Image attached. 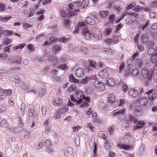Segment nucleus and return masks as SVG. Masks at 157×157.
I'll return each mask as SVG.
<instances>
[{"label":"nucleus","mask_w":157,"mask_h":157,"mask_svg":"<svg viewBox=\"0 0 157 157\" xmlns=\"http://www.w3.org/2000/svg\"><path fill=\"white\" fill-rule=\"evenodd\" d=\"M125 110L124 109H121L117 112H115L112 116L114 117L117 116L119 118H121V120L122 119L124 120V118H125Z\"/></svg>","instance_id":"obj_5"},{"label":"nucleus","mask_w":157,"mask_h":157,"mask_svg":"<svg viewBox=\"0 0 157 157\" xmlns=\"http://www.w3.org/2000/svg\"><path fill=\"white\" fill-rule=\"evenodd\" d=\"M92 36L96 40H98L101 39L102 37V35L101 32H99L98 34H94L93 33Z\"/></svg>","instance_id":"obj_30"},{"label":"nucleus","mask_w":157,"mask_h":157,"mask_svg":"<svg viewBox=\"0 0 157 157\" xmlns=\"http://www.w3.org/2000/svg\"><path fill=\"white\" fill-rule=\"evenodd\" d=\"M134 123L136 125L134 126L133 129L135 130L137 129L141 128L145 124L144 121H138L136 120L135 121Z\"/></svg>","instance_id":"obj_11"},{"label":"nucleus","mask_w":157,"mask_h":157,"mask_svg":"<svg viewBox=\"0 0 157 157\" xmlns=\"http://www.w3.org/2000/svg\"><path fill=\"white\" fill-rule=\"evenodd\" d=\"M73 150L72 148L70 147H67L66 149L63 150V152L65 156H68L69 155H71L72 153Z\"/></svg>","instance_id":"obj_19"},{"label":"nucleus","mask_w":157,"mask_h":157,"mask_svg":"<svg viewBox=\"0 0 157 157\" xmlns=\"http://www.w3.org/2000/svg\"><path fill=\"white\" fill-rule=\"evenodd\" d=\"M71 100L73 102L76 103L78 104H81L82 102L81 99H79L78 100H77L75 98L73 97H72L71 96H70Z\"/></svg>","instance_id":"obj_45"},{"label":"nucleus","mask_w":157,"mask_h":157,"mask_svg":"<svg viewBox=\"0 0 157 157\" xmlns=\"http://www.w3.org/2000/svg\"><path fill=\"white\" fill-rule=\"evenodd\" d=\"M109 13L107 11H101L100 13V15L103 18L107 17Z\"/></svg>","instance_id":"obj_42"},{"label":"nucleus","mask_w":157,"mask_h":157,"mask_svg":"<svg viewBox=\"0 0 157 157\" xmlns=\"http://www.w3.org/2000/svg\"><path fill=\"white\" fill-rule=\"evenodd\" d=\"M94 86L97 88L99 91H102L105 89L104 84L98 80H96L94 83Z\"/></svg>","instance_id":"obj_4"},{"label":"nucleus","mask_w":157,"mask_h":157,"mask_svg":"<svg viewBox=\"0 0 157 157\" xmlns=\"http://www.w3.org/2000/svg\"><path fill=\"white\" fill-rule=\"evenodd\" d=\"M109 4L110 5V7H113L117 10L118 11L120 12V10L121 9L120 7V4H117L115 2V1H111L109 2Z\"/></svg>","instance_id":"obj_15"},{"label":"nucleus","mask_w":157,"mask_h":157,"mask_svg":"<svg viewBox=\"0 0 157 157\" xmlns=\"http://www.w3.org/2000/svg\"><path fill=\"white\" fill-rule=\"evenodd\" d=\"M61 47L60 45H54L52 48V52L54 54H56L61 50Z\"/></svg>","instance_id":"obj_28"},{"label":"nucleus","mask_w":157,"mask_h":157,"mask_svg":"<svg viewBox=\"0 0 157 157\" xmlns=\"http://www.w3.org/2000/svg\"><path fill=\"white\" fill-rule=\"evenodd\" d=\"M3 34L7 36H9L11 35H13V32L12 30H5L4 31Z\"/></svg>","instance_id":"obj_40"},{"label":"nucleus","mask_w":157,"mask_h":157,"mask_svg":"<svg viewBox=\"0 0 157 157\" xmlns=\"http://www.w3.org/2000/svg\"><path fill=\"white\" fill-rule=\"evenodd\" d=\"M151 61L152 62H157V55L155 54L152 55L150 57Z\"/></svg>","instance_id":"obj_50"},{"label":"nucleus","mask_w":157,"mask_h":157,"mask_svg":"<svg viewBox=\"0 0 157 157\" xmlns=\"http://www.w3.org/2000/svg\"><path fill=\"white\" fill-rule=\"evenodd\" d=\"M104 109L105 110H111L112 109V108H113L114 107H112L111 105H110V104L108 103L107 102V104H105V105L103 106Z\"/></svg>","instance_id":"obj_49"},{"label":"nucleus","mask_w":157,"mask_h":157,"mask_svg":"<svg viewBox=\"0 0 157 157\" xmlns=\"http://www.w3.org/2000/svg\"><path fill=\"white\" fill-rule=\"evenodd\" d=\"M89 146L92 148L93 147V155L94 156H96V153L97 149V147L96 144L94 142L90 141L89 142Z\"/></svg>","instance_id":"obj_18"},{"label":"nucleus","mask_w":157,"mask_h":157,"mask_svg":"<svg viewBox=\"0 0 157 157\" xmlns=\"http://www.w3.org/2000/svg\"><path fill=\"white\" fill-rule=\"evenodd\" d=\"M115 18V15L114 14H110L109 16V21L110 22L113 21Z\"/></svg>","instance_id":"obj_64"},{"label":"nucleus","mask_w":157,"mask_h":157,"mask_svg":"<svg viewBox=\"0 0 157 157\" xmlns=\"http://www.w3.org/2000/svg\"><path fill=\"white\" fill-rule=\"evenodd\" d=\"M141 42L143 44L147 43L149 41L148 36L147 34H144L140 36Z\"/></svg>","instance_id":"obj_24"},{"label":"nucleus","mask_w":157,"mask_h":157,"mask_svg":"<svg viewBox=\"0 0 157 157\" xmlns=\"http://www.w3.org/2000/svg\"><path fill=\"white\" fill-rule=\"evenodd\" d=\"M128 93L130 96L134 98H135L139 94L138 91L134 88L130 89L129 90Z\"/></svg>","instance_id":"obj_16"},{"label":"nucleus","mask_w":157,"mask_h":157,"mask_svg":"<svg viewBox=\"0 0 157 157\" xmlns=\"http://www.w3.org/2000/svg\"><path fill=\"white\" fill-rule=\"evenodd\" d=\"M142 8L139 5H137L136 7L133 10L135 12H140L142 11Z\"/></svg>","instance_id":"obj_52"},{"label":"nucleus","mask_w":157,"mask_h":157,"mask_svg":"<svg viewBox=\"0 0 157 157\" xmlns=\"http://www.w3.org/2000/svg\"><path fill=\"white\" fill-rule=\"evenodd\" d=\"M7 56V54L6 53H1L0 55V57L2 60H4L6 59Z\"/></svg>","instance_id":"obj_63"},{"label":"nucleus","mask_w":157,"mask_h":157,"mask_svg":"<svg viewBox=\"0 0 157 157\" xmlns=\"http://www.w3.org/2000/svg\"><path fill=\"white\" fill-rule=\"evenodd\" d=\"M137 101L141 106L146 105L148 101L147 98L142 96V95L138 97Z\"/></svg>","instance_id":"obj_6"},{"label":"nucleus","mask_w":157,"mask_h":157,"mask_svg":"<svg viewBox=\"0 0 157 157\" xmlns=\"http://www.w3.org/2000/svg\"><path fill=\"white\" fill-rule=\"evenodd\" d=\"M59 68L63 71H66L68 69V67L66 64L64 63L61 64L59 66Z\"/></svg>","instance_id":"obj_47"},{"label":"nucleus","mask_w":157,"mask_h":157,"mask_svg":"<svg viewBox=\"0 0 157 157\" xmlns=\"http://www.w3.org/2000/svg\"><path fill=\"white\" fill-rule=\"evenodd\" d=\"M58 110L59 111L60 113H61L62 114L65 113L66 111H67L68 110V109L67 108V107L66 106H64L63 108H61Z\"/></svg>","instance_id":"obj_48"},{"label":"nucleus","mask_w":157,"mask_h":157,"mask_svg":"<svg viewBox=\"0 0 157 157\" xmlns=\"http://www.w3.org/2000/svg\"><path fill=\"white\" fill-rule=\"evenodd\" d=\"M140 74V72L138 71V70L136 68H133L132 70V74L134 77H136Z\"/></svg>","instance_id":"obj_43"},{"label":"nucleus","mask_w":157,"mask_h":157,"mask_svg":"<svg viewBox=\"0 0 157 157\" xmlns=\"http://www.w3.org/2000/svg\"><path fill=\"white\" fill-rule=\"evenodd\" d=\"M57 26L56 25H54L50 27V34H53L57 31L58 30Z\"/></svg>","instance_id":"obj_32"},{"label":"nucleus","mask_w":157,"mask_h":157,"mask_svg":"<svg viewBox=\"0 0 157 157\" xmlns=\"http://www.w3.org/2000/svg\"><path fill=\"white\" fill-rule=\"evenodd\" d=\"M107 84L110 87H112L115 85V83L113 78H109L107 81Z\"/></svg>","instance_id":"obj_31"},{"label":"nucleus","mask_w":157,"mask_h":157,"mask_svg":"<svg viewBox=\"0 0 157 157\" xmlns=\"http://www.w3.org/2000/svg\"><path fill=\"white\" fill-rule=\"evenodd\" d=\"M135 111L136 114L137 115H140L142 113V110H140V107L139 106H137L135 108Z\"/></svg>","instance_id":"obj_39"},{"label":"nucleus","mask_w":157,"mask_h":157,"mask_svg":"<svg viewBox=\"0 0 157 157\" xmlns=\"http://www.w3.org/2000/svg\"><path fill=\"white\" fill-rule=\"evenodd\" d=\"M81 2H75L70 3L68 6L67 10L63 12V14H61V17H66L70 18L73 16L75 15L76 12L79 11V8L81 5Z\"/></svg>","instance_id":"obj_1"},{"label":"nucleus","mask_w":157,"mask_h":157,"mask_svg":"<svg viewBox=\"0 0 157 157\" xmlns=\"http://www.w3.org/2000/svg\"><path fill=\"white\" fill-rule=\"evenodd\" d=\"M27 49L29 50L30 52L29 53H31L32 52L34 51V48L33 47V46L30 44H28L26 47Z\"/></svg>","instance_id":"obj_59"},{"label":"nucleus","mask_w":157,"mask_h":157,"mask_svg":"<svg viewBox=\"0 0 157 157\" xmlns=\"http://www.w3.org/2000/svg\"><path fill=\"white\" fill-rule=\"evenodd\" d=\"M71 100L73 102L76 103L78 104H81L82 102L81 99H79L78 100H77L75 98L73 97H72L71 96H70Z\"/></svg>","instance_id":"obj_44"},{"label":"nucleus","mask_w":157,"mask_h":157,"mask_svg":"<svg viewBox=\"0 0 157 157\" xmlns=\"http://www.w3.org/2000/svg\"><path fill=\"white\" fill-rule=\"evenodd\" d=\"M63 100L60 97H55L54 98L52 101V103L55 106H57L61 105L63 103Z\"/></svg>","instance_id":"obj_8"},{"label":"nucleus","mask_w":157,"mask_h":157,"mask_svg":"<svg viewBox=\"0 0 157 157\" xmlns=\"http://www.w3.org/2000/svg\"><path fill=\"white\" fill-rule=\"evenodd\" d=\"M85 91L86 94H89L92 93L93 90L91 87H88L85 89Z\"/></svg>","instance_id":"obj_56"},{"label":"nucleus","mask_w":157,"mask_h":157,"mask_svg":"<svg viewBox=\"0 0 157 157\" xmlns=\"http://www.w3.org/2000/svg\"><path fill=\"white\" fill-rule=\"evenodd\" d=\"M84 71L83 69L79 67L76 70V76L78 77H83L84 76Z\"/></svg>","instance_id":"obj_14"},{"label":"nucleus","mask_w":157,"mask_h":157,"mask_svg":"<svg viewBox=\"0 0 157 157\" xmlns=\"http://www.w3.org/2000/svg\"><path fill=\"white\" fill-rule=\"evenodd\" d=\"M154 52H155V50L153 48H149L147 50V54L150 55L152 54Z\"/></svg>","instance_id":"obj_60"},{"label":"nucleus","mask_w":157,"mask_h":157,"mask_svg":"<svg viewBox=\"0 0 157 157\" xmlns=\"http://www.w3.org/2000/svg\"><path fill=\"white\" fill-rule=\"evenodd\" d=\"M145 94L148 95V99L150 101L149 103L151 105L152 104L153 101L157 95V86L154 88V89L145 92L144 94Z\"/></svg>","instance_id":"obj_3"},{"label":"nucleus","mask_w":157,"mask_h":157,"mask_svg":"<svg viewBox=\"0 0 157 157\" xmlns=\"http://www.w3.org/2000/svg\"><path fill=\"white\" fill-rule=\"evenodd\" d=\"M85 21L87 24L91 25H94L95 23V20L89 17H86Z\"/></svg>","instance_id":"obj_25"},{"label":"nucleus","mask_w":157,"mask_h":157,"mask_svg":"<svg viewBox=\"0 0 157 157\" xmlns=\"http://www.w3.org/2000/svg\"><path fill=\"white\" fill-rule=\"evenodd\" d=\"M29 116L30 119H32L33 121H35L38 119V117H37L36 113H35V111L33 108H31L29 109Z\"/></svg>","instance_id":"obj_7"},{"label":"nucleus","mask_w":157,"mask_h":157,"mask_svg":"<svg viewBox=\"0 0 157 157\" xmlns=\"http://www.w3.org/2000/svg\"><path fill=\"white\" fill-rule=\"evenodd\" d=\"M8 63L9 64L15 63V58L13 57H9L8 59Z\"/></svg>","instance_id":"obj_57"},{"label":"nucleus","mask_w":157,"mask_h":157,"mask_svg":"<svg viewBox=\"0 0 157 157\" xmlns=\"http://www.w3.org/2000/svg\"><path fill=\"white\" fill-rule=\"evenodd\" d=\"M100 134L101 135V137L104 140H106L107 139L106 138V136L107 135V133L106 132L101 131L100 132Z\"/></svg>","instance_id":"obj_62"},{"label":"nucleus","mask_w":157,"mask_h":157,"mask_svg":"<svg viewBox=\"0 0 157 157\" xmlns=\"http://www.w3.org/2000/svg\"><path fill=\"white\" fill-rule=\"evenodd\" d=\"M117 145L118 147L120 149H123L127 151L130 150V148H132L131 147H130L129 145H124L122 144H118Z\"/></svg>","instance_id":"obj_27"},{"label":"nucleus","mask_w":157,"mask_h":157,"mask_svg":"<svg viewBox=\"0 0 157 157\" xmlns=\"http://www.w3.org/2000/svg\"><path fill=\"white\" fill-rule=\"evenodd\" d=\"M75 97L77 99H81L82 97L83 92L81 91H76L75 92Z\"/></svg>","instance_id":"obj_34"},{"label":"nucleus","mask_w":157,"mask_h":157,"mask_svg":"<svg viewBox=\"0 0 157 157\" xmlns=\"http://www.w3.org/2000/svg\"><path fill=\"white\" fill-rule=\"evenodd\" d=\"M59 40L62 43H66L68 41V39L64 37H61L59 38Z\"/></svg>","instance_id":"obj_58"},{"label":"nucleus","mask_w":157,"mask_h":157,"mask_svg":"<svg viewBox=\"0 0 157 157\" xmlns=\"http://www.w3.org/2000/svg\"><path fill=\"white\" fill-rule=\"evenodd\" d=\"M44 126H45V133L46 134H48L49 132V124L48 122V120H45V121L43 123Z\"/></svg>","instance_id":"obj_29"},{"label":"nucleus","mask_w":157,"mask_h":157,"mask_svg":"<svg viewBox=\"0 0 157 157\" xmlns=\"http://www.w3.org/2000/svg\"><path fill=\"white\" fill-rule=\"evenodd\" d=\"M112 31V30L111 28H106L104 30L103 34L105 36H108L111 34Z\"/></svg>","instance_id":"obj_36"},{"label":"nucleus","mask_w":157,"mask_h":157,"mask_svg":"<svg viewBox=\"0 0 157 157\" xmlns=\"http://www.w3.org/2000/svg\"><path fill=\"white\" fill-rule=\"evenodd\" d=\"M89 3V0H83L82 2H81V4L80 6L83 8H85L88 6Z\"/></svg>","instance_id":"obj_38"},{"label":"nucleus","mask_w":157,"mask_h":157,"mask_svg":"<svg viewBox=\"0 0 157 157\" xmlns=\"http://www.w3.org/2000/svg\"><path fill=\"white\" fill-rule=\"evenodd\" d=\"M87 69L89 71H92L96 69V63L92 61L89 62V64L88 66Z\"/></svg>","instance_id":"obj_22"},{"label":"nucleus","mask_w":157,"mask_h":157,"mask_svg":"<svg viewBox=\"0 0 157 157\" xmlns=\"http://www.w3.org/2000/svg\"><path fill=\"white\" fill-rule=\"evenodd\" d=\"M92 118H93V122L94 123L98 124L101 122L100 120H99L98 118L97 113H94L92 115Z\"/></svg>","instance_id":"obj_33"},{"label":"nucleus","mask_w":157,"mask_h":157,"mask_svg":"<svg viewBox=\"0 0 157 157\" xmlns=\"http://www.w3.org/2000/svg\"><path fill=\"white\" fill-rule=\"evenodd\" d=\"M61 114V113H60L59 111L58 110L55 113L54 117L55 119H59L60 118Z\"/></svg>","instance_id":"obj_53"},{"label":"nucleus","mask_w":157,"mask_h":157,"mask_svg":"<svg viewBox=\"0 0 157 157\" xmlns=\"http://www.w3.org/2000/svg\"><path fill=\"white\" fill-rule=\"evenodd\" d=\"M82 104L80 105V107H86L89 106L88 103L90 101L89 98L88 97H85L84 95L82 96Z\"/></svg>","instance_id":"obj_10"},{"label":"nucleus","mask_w":157,"mask_h":157,"mask_svg":"<svg viewBox=\"0 0 157 157\" xmlns=\"http://www.w3.org/2000/svg\"><path fill=\"white\" fill-rule=\"evenodd\" d=\"M58 40V39L57 38L51 36L50 37V45L51 44L55 43Z\"/></svg>","instance_id":"obj_55"},{"label":"nucleus","mask_w":157,"mask_h":157,"mask_svg":"<svg viewBox=\"0 0 157 157\" xmlns=\"http://www.w3.org/2000/svg\"><path fill=\"white\" fill-rule=\"evenodd\" d=\"M141 74L144 78H146L148 77L149 74L148 70L146 68H143L141 70Z\"/></svg>","instance_id":"obj_23"},{"label":"nucleus","mask_w":157,"mask_h":157,"mask_svg":"<svg viewBox=\"0 0 157 157\" xmlns=\"http://www.w3.org/2000/svg\"><path fill=\"white\" fill-rule=\"evenodd\" d=\"M150 6L151 8L157 7V0L151 2L150 4Z\"/></svg>","instance_id":"obj_61"},{"label":"nucleus","mask_w":157,"mask_h":157,"mask_svg":"<svg viewBox=\"0 0 157 157\" xmlns=\"http://www.w3.org/2000/svg\"><path fill=\"white\" fill-rule=\"evenodd\" d=\"M77 27L78 30L76 29L74 31V32L77 33L78 30H82V34L84 35L85 38L87 40L90 39V36L92 35L93 33L92 31L87 30L85 23L82 22H79Z\"/></svg>","instance_id":"obj_2"},{"label":"nucleus","mask_w":157,"mask_h":157,"mask_svg":"<svg viewBox=\"0 0 157 157\" xmlns=\"http://www.w3.org/2000/svg\"><path fill=\"white\" fill-rule=\"evenodd\" d=\"M45 92V89L43 88L40 89L39 90L38 94L40 97H42Z\"/></svg>","instance_id":"obj_54"},{"label":"nucleus","mask_w":157,"mask_h":157,"mask_svg":"<svg viewBox=\"0 0 157 157\" xmlns=\"http://www.w3.org/2000/svg\"><path fill=\"white\" fill-rule=\"evenodd\" d=\"M144 63L143 59L140 58H137L135 60V65L138 68H141L143 66Z\"/></svg>","instance_id":"obj_13"},{"label":"nucleus","mask_w":157,"mask_h":157,"mask_svg":"<svg viewBox=\"0 0 157 157\" xmlns=\"http://www.w3.org/2000/svg\"><path fill=\"white\" fill-rule=\"evenodd\" d=\"M120 85H121L122 86V90L125 93L128 90V87L127 84L124 82H122V83H119Z\"/></svg>","instance_id":"obj_37"},{"label":"nucleus","mask_w":157,"mask_h":157,"mask_svg":"<svg viewBox=\"0 0 157 157\" xmlns=\"http://www.w3.org/2000/svg\"><path fill=\"white\" fill-rule=\"evenodd\" d=\"M69 81L71 83H74L78 84H79L80 82L77 79L75 78L72 75L69 76Z\"/></svg>","instance_id":"obj_21"},{"label":"nucleus","mask_w":157,"mask_h":157,"mask_svg":"<svg viewBox=\"0 0 157 157\" xmlns=\"http://www.w3.org/2000/svg\"><path fill=\"white\" fill-rule=\"evenodd\" d=\"M2 92L3 93L7 96H9L11 95L12 93V90L11 89L8 90H3Z\"/></svg>","instance_id":"obj_51"},{"label":"nucleus","mask_w":157,"mask_h":157,"mask_svg":"<svg viewBox=\"0 0 157 157\" xmlns=\"http://www.w3.org/2000/svg\"><path fill=\"white\" fill-rule=\"evenodd\" d=\"M1 125L2 128H6L9 126V124L5 120H2L1 122Z\"/></svg>","instance_id":"obj_41"},{"label":"nucleus","mask_w":157,"mask_h":157,"mask_svg":"<svg viewBox=\"0 0 157 157\" xmlns=\"http://www.w3.org/2000/svg\"><path fill=\"white\" fill-rule=\"evenodd\" d=\"M149 22H147L141 28L142 30L144 32L147 33V34L150 33V31L149 30V28L150 27L149 25Z\"/></svg>","instance_id":"obj_20"},{"label":"nucleus","mask_w":157,"mask_h":157,"mask_svg":"<svg viewBox=\"0 0 157 157\" xmlns=\"http://www.w3.org/2000/svg\"><path fill=\"white\" fill-rule=\"evenodd\" d=\"M50 62L52 64V65H55L58 62V60L55 56H52L50 57Z\"/></svg>","instance_id":"obj_26"},{"label":"nucleus","mask_w":157,"mask_h":157,"mask_svg":"<svg viewBox=\"0 0 157 157\" xmlns=\"http://www.w3.org/2000/svg\"><path fill=\"white\" fill-rule=\"evenodd\" d=\"M115 96L113 94H110L109 96V99L108 102L111 105L112 107H114L116 104H117V102L115 101Z\"/></svg>","instance_id":"obj_9"},{"label":"nucleus","mask_w":157,"mask_h":157,"mask_svg":"<svg viewBox=\"0 0 157 157\" xmlns=\"http://www.w3.org/2000/svg\"><path fill=\"white\" fill-rule=\"evenodd\" d=\"M63 25L66 29H68L71 26V22L68 20H65L63 22Z\"/></svg>","instance_id":"obj_35"},{"label":"nucleus","mask_w":157,"mask_h":157,"mask_svg":"<svg viewBox=\"0 0 157 157\" xmlns=\"http://www.w3.org/2000/svg\"><path fill=\"white\" fill-rule=\"evenodd\" d=\"M124 120L127 121V122H132L135 123V121L136 120L132 115H127L125 116V118H124Z\"/></svg>","instance_id":"obj_17"},{"label":"nucleus","mask_w":157,"mask_h":157,"mask_svg":"<svg viewBox=\"0 0 157 157\" xmlns=\"http://www.w3.org/2000/svg\"><path fill=\"white\" fill-rule=\"evenodd\" d=\"M109 74L107 69H104L98 74V76L102 79H106L109 76Z\"/></svg>","instance_id":"obj_12"},{"label":"nucleus","mask_w":157,"mask_h":157,"mask_svg":"<svg viewBox=\"0 0 157 157\" xmlns=\"http://www.w3.org/2000/svg\"><path fill=\"white\" fill-rule=\"evenodd\" d=\"M71 100L73 102L76 103L78 104H81L82 102L81 99H79L78 100H77L75 98L73 97H72L71 96H70Z\"/></svg>","instance_id":"obj_46"}]
</instances>
